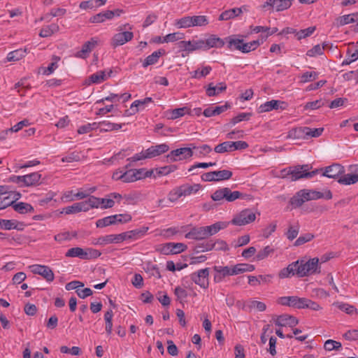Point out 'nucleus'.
Masks as SVG:
<instances>
[{"label":"nucleus","instance_id":"nucleus-19","mask_svg":"<svg viewBox=\"0 0 358 358\" xmlns=\"http://www.w3.org/2000/svg\"><path fill=\"white\" fill-rule=\"evenodd\" d=\"M345 171L344 167L339 164H334L325 168L322 176L329 178H337Z\"/></svg>","mask_w":358,"mask_h":358},{"label":"nucleus","instance_id":"nucleus-26","mask_svg":"<svg viewBox=\"0 0 358 358\" xmlns=\"http://www.w3.org/2000/svg\"><path fill=\"white\" fill-rule=\"evenodd\" d=\"M231 106L228 103H226L222 106H216L215 108L208 107L203 110V114L207 117L217 115L226 111Z\"/></svg>","mask_w":358,"mask_h":358},{"label":"nucleus","instance_id":"nucleus-61","mask_svg":"<svg viewBox=\"0 0 358 358\" xmlns=\"http://www.w3.org/2000/svg\"><path fill=\"white\" fill-rule=\"evenodd\" d=\"M251 117V113H241L238 114L237 116L232 118L229 123L230 127L235 125L236 124L243 121V120H248Z\"/></svg>","mask_w":358,"mask_h":358},{"label":"nucleus","instance_id":"nucleus-11","mask_svg":"<svg viewBox=\"0 0 358 358\" xmlns=\"http://www.w3.org/2000/svg\"><path fill=\"white\" fill-rule=\"evenodd\" d=\"M256 219L255 213L251 209H245L236 215L232 220L231 224L237 226H243L254 222Z\"/></svg>","mask_w":358,"mask_h":358},{"label":"nucleus","instance_id":"nucleus-47","mask_svg":"<svg viewBox=\"0 0 358 358\" xmlns=\"http://www.w3.org/2000/svg\"><path fill=\"white\" fill-rule=\"evenodd\" d=\"M180 191L182 192V196H187L191 194L192 193L199 191L200 189V185L199 184H194L193 185H184L179 187Z\"/></svg>","mask_w":358,"mask_h":358},{"label":"nucleus","instance_id":"nucleus-44","mask_svg":"<svg viewBox=\"0 0 358 358\" xmlns=\"http://www.w3.org/2000/svg\"><path fill=\"white\" fill-rule=\"evenodd\" d=\"M338 182L343 185H352L358 182V173L346 174L338 178Z\"/></svg>","mask_w":358,"mask_h":358},{"label":"nucleus","instance_id":"nucleus-57","mask_svg":"<svg viewBox=\"0 0 358 358\" xmlns=\"http://www.w3.org/2000/svg\"><path fill=\"white\" fill-rule=\"evenodd\" d=\"M299 232V224L296 225H290L287 229V231L285 233L287 238L289 241H293L298 236Z\"/></svg>","mask_w":358,"mask_h":358},{"label":"nucleus","instance_id":"nucleus-46","mask_svg":"<svg viewBox=\"0 0 358 358\" xmlns=\"http://www.w3.org/2000/svg\"><path fill=\"white\" fill-rule=\"evenodd\" d=\"M228 42V48L229 49H232L233 47L234 49L240 50L242 52L241 45L243 44V40L241 38H236L234 36H229L226 38Z\"/></svg>","mask_w":358,"mask_h":358},{"label":"nucleus","instance_id":"nucleus-48","mask_svg":"<svg viewBox=\"0 0 358 358\" xmlns=\"http://www.w3.org/2000/svg\"><path fill=\"white\" fill-rule=\"evenodd\" d=\"M329 45L327 43H324L322 46L320 45H316L313 47L310 50H308L306 55L309 57H315L317 55H321L323 54V50Z\"/></svg>","mask_w":358,"mask_h":358},{"label":"nucleus","instance_id":"nucleus-45","mask_svg":"<svg viewBox=\"0 0 358 358\" xmlns=\"http://www.w3.org/2000/svg\"><path fill=\"white\" fill-rule=\"evenodd\" d=\"M97 128H99L101 131H113L117 130L121 128V126L117 124L110 123L108 121H102L96 123Z\"/></svg>","mask_w":358,"mask_h":358},{"label":"nucleus","instance_id":"nucleus-59","mask_svg":"<svg viewBox=\"0 0 358 358\" xmlns=\"http://www.w3.org/2000/svg\"><path fill=\"white\" fill-rule=\"evenodd\" d=\"M293 0H275V7L276 11H282L289 8Z\"/></svg>","mask_w":358,"mask_h":358},{"label":"nucleus","instance_id":"nucleus-21","mask_svg":"<svg viewBox=\"0 0 358 358\" xmlns=\"http://www.w3.org/2000/svg\"><path fill=\"white\" fill-rule=\"evenodd\" d=\"M165 54L166 51L164 49H159L157 51H155L143 60V66L146 68L148 66L155 64L157 63L159 57Z\"/></svg>","mask_w":358,"mask_h":358},{"label":"nucleus","instance_id":"nucleus-8","mask_svg":"<svg viewBox=\"0 0 358 358\" xmlns=\"http://www.w3.org/2000/svg\"><path fill=\"white\" fill-rule=\"evenodd\" d=\"M131 220V216L129 215H113L99 219L96 222V226L98 228H103L110 225L117 224L120 223H124Z\"/></svg>","mask_w":358,"mask_h":358},{"label":"nucleus","instance_id":"nucleus-10","mask_svg":"<svg viewBox=\"0 0 358 358\" xmlns=\"http://www.w3.org/2000/svg\"><path fill=\"white\" fill-rule=\"evenodd\" d=\"M233 173L229 170L214 171L204 173L201 176V180L205 182H218L229 180Z\"/></svg>","mask_w":358,"mask_h":358},{"label":"nucleus","instance_id":"nucleus-52","mask_svg":"<svg viewBox=\"0 0 358 358\" xmlns=\"http://www.w3.org/2000/svg\"><path fill=\"white\" fill-rule=\"evenodd\" d=\"M98 205L97 208H101L103 209L110 208L114 206L115 201L107 196V198H97Z\"/></svg>","mask_w":358,"mask_h":358},{"label":"nucleus","instance_id":"nucleus-12","mask_svg":"<svg viewBox=\"0 0 358 358\" xmlns=\"http://www.w3.org/2000/svg\"><path fill=\"white\" fill-rule=\"evenodd\" d=\"M277 303L282 306L303 309L304 307V298H300L296 296H281L278 299Z\"/></svg>","mask_w":358,"mask_h":358},{"label":"nucleus","instance_id":"nucleus-60","mask_svg":"<svg viewBox=\"0 0 358 358\" xmlns=\"http://www.w3.org/2000/svg\"><path fill=\"white\" fill-rule=\"evenodd\" d=\"M315 30V27H309L305 29H301L296 32V37L298 40L305 38L310 36Z\"/></svg>","mask_w":358,"mask_h":358},{"label":"nucleus","instance_id":"nucleus-13","mask_svg":"<svg viewBox=\"0 0 358 358\" xmlns=\"http://www.w3.org/2000/svg\"><path fill=\"white\" fill-rule=\"evenodd\" d=\"M29 268L33 273L41 275L48 282H52L54 280V273L48 266L34 264L29 266Z\"/></svg>","mask_w":358,"mask_h":358},{"label":"nucleus","instance_id":"nucleus-40","mask_svg":"<svg viewBox=\"0 0 358 358\" xmlns=\"http://www.w3.org/2000/svg\"><path fill=\"white\" fill-rule=\"evenodd\" d=\"M233 268L234 274L238 275L245 272L253 271L255 269V267L252 264L241 263L233 266Z\"/></svg>","mask_w":358,"mask_h":358},{"label":"nucleus","instance_id":"nucleus-58","mask_svg":"<svg viewBox=\"0 0 358 358\" xmlns=\"http://www.w3.org/2000/svg\"><path fill=\"white\" fill-rule=\"evenodd\" d=\"M214 150L217 153H224L232 151L231 141H225L217 145L214 148Z\"/></svg>","mask_w":358,"mask_h":358},{"label":"nucleus","instance_id":"nucleus-43","mask_svg":"<svg viewBox=\"0 0 358 358\" xmlns=\"http://www.w3.org/2000/svg\"><path fill=\"white\" fill-rule=\"evenodd\" d=\"M26 54V50L23 49H18L14 51H11L7 55V60L8 62H16L25 57Z\"/></svg>","mask_w":358,"mask_h":358},{"label":"nucleus","instance_id":"nucleus-25","mask_svg":"<svg viewBox=\"0 0 358 358\" xmlns=\"http://www.w3.org/2000/svg\"><path fill=\"white\" fill-rule=\"evenodd\" d=\"M203 43L204 50H209L211 48H222L224 45V41L215 35L211 36L206 40H203Z\"/></svg>","mask_w":358,"mask_h":358},{"label":"nucleus","instance_id":"nucleus-53","mask_svg":"<svg viewBox=\"0 0 358 358\" xmlns=\"http://www.w3.org/2000/svg\"><path fill=\"white\" fill-rule=\"evenodd\" d=\"M273 252V248H272L270 245H267L258 252V253L255 256V259L257 261L264 259Z\"/></svg>","mask_w":358,"mask_h":358},{"label":"nucleus","instance_id":"nucleus-62","mask_svg":"<svg viewBox=\"0 0 358 358\" xmlns=\"http://www.w3.org/2000/svg\"><path fill=\"white\" fill-rule=\"evenodd\" d=\"M342 345L340 342L334 340H327L324 345V348L327 351H331L333 350H338L341 348Z\"/></svg>","mask_w":358,"mask_h":358},{"label":"nucleus","instance_id":"nucleus-54","mask_svg":"<svg viewBox=\"0 0 358 358\" xmlns=\"http://www.w3.org/2000/svg\"><path fill=\"white\" fill-rule=\"evenodd\" d=\"M260 45V43L258 40L252 41L249 43H244L241 45L242 52L248 53L250 51L255 50L257 47Z\"/></svg>","mask_w":358,"mask_h":358},{"label":"nucleus","instance_id":"nucleus-49","mask_svg":"<svg viewBox=\"0 0 358 358\" xmlns=\"http://www.w3.org/2000/svg\"><path fill=\"white\" fill-rule=\"evenodd\" d=\"M192 27H201L208 24V20L205 15H194L191 16Z\"/></svg>","mask_w":358,"mask_h":358},{"label":"nucleus","instance_id":"nucleus-9","mask_svg":"<svg viewBox=\"0 0 358 358\" xmlns=\"http://www.w3.org/2000/svg\"><path fill=\"white\" fill-rule=\"evenodd\" d=\"M189 148H181L172 150L169 154L166 156L167 162H173L182 159H187L192 157L193 149H196V146L194 144H190Z\"/></svg>","mask_w":358,"mask_h":358},{"label":"nucleus","instance_id":"nucleus-2","mask_svg":"<svg viewBox=\"0 0 358 358\" xmlns=\"http://www.w3.org/2000/svg\"><path fill=\"white\" fill-rule=\"evenodd\" d=\"M312 169L310 164L298 165L289 167V170L284 169L282 171L283 177L290 176L292 181H296L301 178H312L322 169H315L310 171Z\"/></svg>","mask_w":358,"mask_h":358},{"label":"nucleus","instance_id":"nucleus-51","mask_svg":"<svg viewBox=\"0 0 358 358\" xmlns=\"http://www.w3.org/2000/svg\"><path fill=\"white\" fill-rule=\"evenodd\" d=\"M154 101L151 97H146L143 99L136 100V112L143 110L150 103H152Z\"/></svg>","mask_w":358,"mask_h":358},{"label":"nucleus","instance_id":"nucleus-34","mask_svg":"<svg viewBox=\"0 0 358 358\" xmlns=\"http://www.w3.org/2000/svg\"><path fill=\"white\" fill-rule=\"evenodd\" d=\"M213 240L197 243L193 248L194 253H201L213 250Z\"/></svg>","mask_w":358,"mask_h":358},{"label":"nucleus","instance_id":"nucleus-3","mask_svg":"<svg viewBox=\"0 0 358 358\" xmlns=\"http://www.w3.org/2000/svg\"><path fill=\"white\" fill-rule=\"evenodd\" d=\"M296 266V275L299 277L308 276L321 272L319 266V259L314 257L306 260V258L298 259Z\"/></svg>","mask_w":358,"mask_h":358},{"label":"nucleus","instance_id":"nucleus-7","mask_svg":"<svg viewBox=\"0 0 358 358\" xmlns=\"http://www.w3.org/2000/svg\"><path fill=\"white\" fill-rule=\"evenodd\" d=\"M240 198H243V194L241 192H232L229 187L217 189L211 195V199L215 201H220L222 199H225L228 202H232Z\"/></svg>","mask_w":358,"mask_h":358},{"label":"nucleus","instance_id":"nucleus-15","mask_svg":"<svg viewBox=\"0 0 358 358\" xmlns=\"http://www.w3.org/2000/svg\"><path fill=\"white\" fill-rule=\"evenodd\" d=\"M213 271L215 273L214 281L217 283L222 282L227 276L235 275L233 266H214Z\"/></svg>","mask_w":358,"mask_h":358},{"label":"nucleus","instance_id":"nucleus-5","mask_svg":"<svg viewBox=\"0 0 358 358\" xmlns=\"http://www.w3.org/2000/svg\"><path fill=\"white\" fill-rule=\"evenodd\" d=\"M130 161L124 167L119 169L113 174V179L115 180H122L124 182H131L134 181V165L133 164V157L127 159Z\"/></svg>","mask_w":358,"mask_h":358},{"label":"nucleus","instance_id":"nucleus-50","mask_svg":"<svg viewBox=\"0 0 358 358\" xmlns=\"http://www.w3.org/2000/svg\"><path fill=\"white\" fill-rule=\"evenodd\" d=\"M154 172V169L146 170L145 169H136V181L145 178H151Z\"/></svg>","mask_w":358,"mask_h":358},{"label":"nucleus","instance_id":"nucleus-31","mask_svg":"<svg viewBox=\"0 0 358 358\" xmlns=\"http://www.w3.org/2000/svg\"><path fill=\"white\" fill-rule=\"evenodd\" d=\"M307 131H308V127H298L294 128L292 130H290L288 133L287 138H306L307 139Z\"/></svg>","mask_w":358,"mask_h":358},{"label":"nucleus","instance_id":"nucleus-16","mask_svg":"<svg viewBox=\"0 0 358 358\" xmlns=\"http://www.w3.org/2000/svg\"><path fill=\"white\" fill-rule=\"evenodd\" d=\"M287 106V103L285 101L279 100H271L266 101L264 103L260 105L258 108V113H262L271 111L272 110H284Z\"/></svg>","mask_w":358,"mask_h":358},{"label":"nucleus","instance_id":"nucleus-1","mask_svg":"<svg viewBox=\"0 0 358 358\" xmlns=\"http://www.w3.org/2000/svg\"><path fill=\"white\" fill-rule=\"evenodd\" d=\"M324 198L327 200L332 198V194L330 190L324 193L313 189H301L296 193L290 200L289 203L294 208L300 207L305 201L315 200Z\"/></svg>","mask_w":358,"mask_h":358},{"label":"nucleus","instance_id":"nucleus-38","mask_svg":"<svg viewBox=\"0 0 358 358\" xmlns=\"http://www.w3.org/2000/svg\"><path fill=\"white\" fill-rule=\"evenodd\" d=\"M111 16L112 14L110 10H106L91 17L90 22L92 23H101L105 22L106 20H111Z\"/></svg>","mask_w":358,"mask_h":358},{"label":"nucleus","instance_id":"nucleus-35","mask_svg":"<svg viewBox=\"0 0 358 358\" xmlns=\"http://www.w3.org/2000/svg\"><path fill=\"white\" fill-rule=\"evenodd\" d=\"M59 29L58 24L52 23L43 27L40 31L39 36L42 38H47L57 32Z\"/></svg>","mask_w":358,"mask_h":358},{"label":"nucleus","instance_id":"nucleus-41","mask_svg":"<svg viewBox=\"0 0 358 358\" xmlns=\"http://www.w3.org/2000/svg\"><path fill=\"white\" fill-rule=\"evenodd\" d=\"M177 169L176 165H169L154 169L155 172L152 175L153 178H157L161 176H166L171 172H173Z\"/></svg>","mask_w":358,"mask_h":358},{"label":"nucleus","instance_id":"nucleus-17","mask_svg":"<svg viewBox=\"0 0 358 358\" xmlns=\"http://www.w3.org/2000/svg\"><path fill=\"white\" fill-rule=\"evenodd\" d=\"M274 322L275 325L279 327L288 326L289 327H294L299 324V320L292 315L288 314H282L280 316H278L274 320Z\"/></svg>","mask_w":358,"mask_h":358},{"label":"nucleus","instance_id":"nucleus-56","mask_svg":"<svg viewBox=\"0 0 358 358\" xmlns=\"http://www.w3.org/2000/svg\"><path fill=\"white\" fill-rule=\"evenodd\" d=\"M314 235L311 233L303 234L295 241L294 245L298 247L301 245H303L304 243L312 241L314 238Z\"/></svg>","mask_w":358,"mask_h":358},{"label":"nucleus","instance_id":"nucleus-32","mask_svg":"<svg viewBox=\"0 0 358 358\" xmlns=\"http://www.w3.org/2000/svg\"><path fill=\"white\" fill-rule=\"evenodd\" d=\"M41 175L38 172H34L24 176V186L28 187L36 185L39 183Z\"/></svg>","mask_w":358,"mask_h":358},{"label":"nucleus","instance_id":"nucleus-63","mask_svg":"<svg viewBox=\"0 0 358 358\" xmlns=\"http://www.w3.org/2000/svg\"><path fill=\"white\" fill-rule=\"evenodd\" d=\"M184 38V34L180 32H176L169 34L163 38V41L166 43L174 42L178 40H181Z\"/></svg>","mask_w":358,"mask_h":358},{"label":"nucleus","instance_id":"nucleus-55","mask_svg":"<svg viewBox=\"0 0 358 358\" xmlns=\"http://www.w3.org/2000/svg\"><path fill=\"white\" fill-rule=\"evenodd\" d=\"M175 25L178 28H189L192 27L191 16H185L176 20Z\"/></svg>","mask_w":358,"mask_h":358},{"label":"nucleus","instance_id":"nucleus-42","mask_svg":"<svg viewBox=\"0 0 358 358\" xmlns=\"http://www.w3.org/2000/svg\"><path fill=\"white\" fill-rule=\"evenodd\" d=\"M65 256L66 257H78L85 259V250L80 247L71 248L67 250Z\"/></svg>","mask_w":358,"mask_h":358},{"label":"nucleus","instance_id":"nucleus-27","mask_svg":"<svg viewBox=\"0 0 358 358\" xmlns=\"http://www.w3.org/2000/svg\"><path fill=\"white\" fill-rule=\"evenodd\" d=\"M358 20V12L340 16L336 19V26L341 27Z\"/></svg>","mask_w":358,"mask_h":358},{"label":"nucleus","instance_id":"nucleus-28","mask_svg":"<svg viewBox=\"0 0 358 358\" xmlns=\"http://www.w3.org/2000/svg\"><path fill=\"white\" fill-rule=\"evenodd\" d=\"M111 73V71H110V72L108 74L106 73L105 71H97L96 73L92 74L86 82L88 85H90L92 83H101L103 81L106 80L108 77H110V74Z\"/></svg>","mask_w":358,"mask_h":358},{"label":"nucleus","instance_id":"nucleus-29","mask_svg":"<svg viewBox=\"0 0 358 358\" xmlns=\"http://www.w3.org/2000/svg\"><path fill=\"white\" fill-rule=\"evenodd\" d=\"M228 224V222H217L210 226L205 227L207 237L217 234L221 229H225Z\"/></svg>","mask_w":358,"mask_h":358},{"label":"nucleus","instance_id":"nucleus-39","mask_svg":"<svg viewBox=\"0 0 358 358\" xmlns=\"http://www.w3.org/2000/svg\"><path fill=\"white\" fill-rule=\"evenodd\" d=\"M12 206H13V209L16 212L21 213V214H25L27 213L34 212V208L31 206V205H30L29 203H24V202H19L17 203H13V204Z\"/></svg>","mask_w":358,"mask_h":358},{"label":"nucleus","instance_id":"nucleus-30","mask_svg":"<svg viewBox=\"0 0 358 358\" xmlns=\"http://www.w3.org/2000/svg\"><path fill=\"white\" fill-rule=\"evenodd\" d=\"M297 262H292L289 264L286 268H282L280 271L278 276L280 278H289L292 275H296V266Z\"/></svg>","mask_w":358,"mask_h":358},{"label":"nucleus","instance_id":"nucleus-6","mask_svg":"<svg viewBox=\"0 0 358 358\" xmlns=\"http://www.w3.org/2000/svg\"><path fill=\"white\" fill-rule=\"evenodd\" d=\"M169 150V146L166 143H162L157 145H152L145 150H143L141 152L136 154V162L155 157L166 153Z\"/></svg>","mask_w":358,"mask_h":358},{"label":"nucleus","instance_id":"nucleus-22","mask_svg":"<svg viewBox=\"0 0 358 358\" xmlns=\"http://www.w3.org/2000/svg\"><path fill=\"white\" fill-rule=\"evenodd\" d=\"M227 90V85L224 83H220L217 85H214L210 83L206 88V94L208 96H215L224 92Z\"/></svg>","mask_w":358,"mask_h":358},{"label":"nucleus","instance_id":"nucleus-36","mask_svg":"<svg viewBox=\"0 0 358 358\" xmlns=\"http://www.w3.org/2000/svg\"><path fill=\"white\" fill-rule=\"evenodd\" d=\"M106 0H88L82 1L80 3L81 9H94L100 7L106 3Z\"/></svg>","mask_w":358,"mask_h":358},{"label":"nucleus","instance_id":"nucleus-14","mask_svg":"<svg viewBox=\"0 0 358 358\" xmlns=\"http://www.w3.org/2000/svg\"><path fill=\"white\" fill-rule=\"evenodd\" d=\"M209 268L199 270L191 274V279L202 288H207L208 286Z\"/></svg>","mask_w":358,"mask_h":358},{"label":"nucleus","instance_id":"nucleus-33","mask_svg":"<svg viewBox=\"0 0 358 358\" xmlns=\"http://www.w3.org/2000/svg\"><path fill=\"white\" fill-rule=\"evenodd\" d=\"M16 196L17 194L13 192H10L7 196H0V210L12 206L15 200L17 199Z\"/></svg>","mask_w":358,"mask_h":358},{"label":"nucleus","instance_id":"nucleus-23","mask_svg":"<svg viewBox=\"0 0 358 358\" xmlns=\"http://www.w3.org/2000/svg\"><path fill=\"white\" fill-rule=\"evenodd\" d=\"M185 238L196 240H203L208 238L205 227L193 228L189 232L185 234Z\"/></svg>","mask_w":358,"mask_h":358},{"label":"nucleus","instance_id":"nucleus-18","mask_svg":"<svg viewBox=\"0 0 358 358\" xmlns=\"http://www.w3.org/2000/svg\"><path fill=\"white\" fill-rule=\"evenodd\" d=\"M134 36L131 31H122L115 34L111 39V45L113 48L124 45L125 43L131 41Z\"/></svg>","mask_w":358,"mask_h":358},{"label":"nucleus","instance_id":"nucleus-20","mask_svg":"<svg viewBox=\"0 0 358 358\" xmlns=\"http://www.w3.org/2000/svg\"><path fill=\"white\" fill-rule=\"evenodd\" d=\"M97 43V41L92 38L90 41L85 42L80 51L76 53V57L78 58L85 59L88 57L89 53L92 52L93 48Z\"/></svg>","mask_w":358,"mask_h":358},{"label":"nucleus","instance_id":"nucleus-4","mask_svg":"<svg viewBox=\"0 0 358 358\" xmlns=\"http://www.w3.org/2000/svg\"><path fill=\"white\" fill-rule=\"evenodd\" d=\"M134 231L124 232L120 234H109L99 238H94L92 244L99 245H106L110 243H118L123 241L131 238Z\"/></svg>","mask_w":358,"mask_h":358},{"label":"nucleus","instance_id":"nucleus-64","mask_svg":"<svg viewBox=\"0 0 358 358\" xmlns=\"http://www.w3.org/2000/svg\"><path fill=\"white\" fill-rule=\"evenodd\" d=\"M334 306H336L341 310L345 312L348 314H352L355 311V308L353 306H350L348 303L341 302H336Z\"/></svg>","mask_w":358,"mask_h":358},{"label":"nucleus","instance_id":"nucleus-24","mask_svg":"<svg viewBox=\"0 0 358 358\" xmlns=\"http://www.w3.org/2000/svg\"><path fill=\"white\" fill-rule=\"evenodd\" d=\"M97 197L90 196L86 201L78 202L80 211L87 212L91 208H97Z\"/></svg>","mask_w":358,"mask_h":358},{"label":"nucleus","instance_id":"nucleus-37","mask_svg":"<svg viewBox=\"0 0 358 358\" xmlns=\"http://www.w3.org/2000/svg\"><path fill=\"white\" fill-rule=\"evenodd\" d=\"M242 13L241 8H235L222 12L219 16V20H228L238 16Z\"/></svg>","mask_w":358,"mask_h":358}]
</instances>
